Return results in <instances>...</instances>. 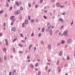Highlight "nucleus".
Returning a JSON list of instances; mask_svg holds the SVG:
<instances>
[{
  "label": "nucleus",
  "instance_id": "1",
  "mask_svg": "<svg viewBox=\"0 0 75 75\" xmlns=\"http://www.w3.org/2000/svg\"><path fill=\"white\" fill-rule=\"evenodd\" d=\"M20 13V11L19 10L16 11L14 12V14L16 15H18Z\"/></svg>",
  "mask_w": 75,
  "mask_h": 75
},
{
  "label": "nucleus",
  "instance_id": "2",
  "mask_svg": "<svg viewBox=\"0 0 75 75\" xmlns=\"http://www.w3.org/2000/svg\"><path fill=\"white\" fill-rule=\"evenodd\" d=\"M67 33H68V31L65 30L64 31L63 33V35H66L67 34Z\"/></svg>",
  "mask_w": 75,
  "mask_h": 75
},
{
  "label": "nucleus",
  "instance_id": "3",
  "mask_svg": "<svg viewBox=\"0 0 75 75\" xmlns=\"http://www.w3.org/2000/svg\"><path fill=\"white\" fill-rule=\"evenodd\" d=\"M56 6L57 7H59L61 6V5L59 3H57L56 4Z\"/></svg>",
  "mask_w": 75,
  "mask_h": 75
},
{
  "label": "nucleus",
  "instance_id": "4",
  "mask_svg": "<svg viewBox=\"0 0 75 75\" xmlns=\"http://www.w3.org/2000/svg\"><path fill=\"white\" fill-rule=\"evenodd\" d=\"M72 42V40L71 39H69L67 40V42L68 43H69L70 42Z\"/></svg>",
  "mask_w": 75,
  "mask_h": 75
},
{
  "label": "nucleus",
  "instance_id": "5",
  "mask_svg": "<svg viewBox=\"0 0 75 75\" xmlns=\"http://www.w3.org/2000/svg\"><path fill=\"white\" fill-rule=\"evenodd\" d=\"M15 18V16H12L10 17V19L11 20H13V18Z\"/></svg>",
  "mask_w": 75,
  "mask_h": 75
},
{
  "label": "nucleus",
  "instance_id": "6",
  "mask_svg": "<svg viewBox=\"0 0 75 75\" xmlns=\"http://www.w3.org/2000/svg\"><path fill=\"white\" fill-rule=\"evenodd\" d=\"M12 30L13 31H16V28H13L12 29Z\"/></svg>",
  "mask_w": 75,
  "mask_h": 75
},
{
  "label": "nucleus",
  "instance_id": "7",
  "mask_svg": "<svg viewBox=\"0 0 75 75\" xmlns=\"http://www.w3.org/2000/svg\"><path fill=\"white\" fill-rule=\"evenodd\" d=\"M62 51H61L59 53V55L60 56H62Z\"/></svg>",
  "mask_w": 75,
  "mask_h": 75
},
{
  "label": "nucleus",
  "instance_id": "8",
  "mask_svg": "<svg viewBox=\"0 0 75 75\" xmlns=\"http://www.w3.org/2000/svg\"><path fill=\"white\" fill-rule=\"evenodd\" d=\"M25 24H28V20L26 19L25 22Z\"/></svg>",
  "mask_w": 75,
  "mask_h": 75
},
{
  "label": "nucleus",
  "instance_id": "9",
  "mask_svg": "<svg viewBox=\"0 0 75 75\" xmlns=\"http://www.w3.org/2000/svg\"><path fill=\"white\" fill-rule=\"evenodd\" d=\"M49 30L50 29L49 28H48V27H47L46 29V32H48Z\"/></svg>",
  "mask_w": 75,
  "mask_h": 75
},
{
  "label": "nucleus",
  "instance_id": "10",
  "mask_svg": "<svg viewBox=\"0 0 75 75\" xmlns=\"http://www.w3.org/2000/svg\"><path fill=\"white\" fill-rule=\"evenodd\" d=\"M30 66L32 68H34V65H33V64H31L30 65Z\"/></svg>",
  "mask_w": 75,
  "mask_h": 75
},
{
  "label": "nucleus",
  "instance_id": "11",
  "mask_svg": "<svg viewBox=\"0 0 75 75\" xmlns=\"http://www.w3.org/2000/svg\"><path fill=\"white\" fill-rule=\"evenodd\" d=\"M48 47L49 48V50H51V45H48Z\"/></svg>",
  "mask_w": 75,
  "mask_h": 75
},
{
  "label": "nucleus",
  "instance_id": "12",
  "mask_svg": "<svg viewBox=\"0 0 75 75\" xmlns=\"http://www.w3.org/2000/svg\"><path fill=\"white\" fill-rule=\"evenodd\" d=\"M45 30V28H43L42 30V32L43 33V32H44V31Z\"/></svg>",
  "mask_w": 75,
  "mask_h": 75
},
{
  "label": "nucleus",
  "instance_id": "13",
  "mask_svg": "<svg viewBox=\"0 0 75 75\" xmlns=\"http://www.w3.org/2000/svg\"><path fill=\"white\" fill-rule=\"evenodd\" d=\"M59 21H61V22H62L63 21V19L61 18H59Z\"/></svg>",
  "mask_w": 75,
  "mask_h": 75
},
{
  "label": "nucleus",
  "instance_id": "14",
  "mask_svg": "<svg viewBox=\"0 0 75 75\" xmlns=\"http://www.w3.org/2000/svg\"><path fill=\"white\" fill-rule=\"evenodd\" d=\"M16 4L17 6H19V4L18 2H16Z\"/></svg>",
  "mask_w": 75,
  "mask_h": 75
},
{
  "label": "nucleus",
  "instance_id": "15",
  "mask_svg": "<svg viewBox=\"0 0 75 75\" xmlns=\"http://www.w3.org/2000/svg\"><path fill=\"white\" fill-rule=\"evenodd\" d=\"M16 40H17V38H15L12 41L13 42H14L16 41Z\"/></svg>",
  "mask_w": 75,
  "mask_h": 75
},
{
  "label": "nucleus",
  "instance_id": "16",
  "mask_svg": "<svg viewBox=\"0 0 75 75\" xmlns=\"http://www.w3.org/2000/svg\"><path fill=\"white\" fill-rule=\"evenodd\" d=\"M13 51L14 53L16 52V50H15V48H13Z\"/></svg>",
  "mask_w": 75,
  "mask_h": 75
},
{
  "label": "nucleus",
  "instance_id": "17",
  "mask_svg": "<svg viewBox=\"0 0 75 75\" xmlns=\"http://www.w3.org/2000/svg\"><path fill=\"white\" fill-rule=\"evenodd\" d=\"M61 43L62 44H64L65 43V41L62 40V41Z\"/></svg>",
  "mask_w": 75,
  "mask_h": 75
},
{
  "label": "nucleus",
  "instance_id": "18",
  "mask_svg": "<svg viewBox=\"0 0 75 75\" xmlns=\"http://www.w3.org/2000/svg\"><path fill=\"white\" fill-rule=\"evenodd\" d=\"M47 69H48V66H47L45 67V70L47 71Z\"/></svg>",
  "mask_w": 75,
  "mask_h": 75
},
{
  "label": "nucleus",
  "instance_id": "19",
  "mask_svg": "<svg viewBox=\"0 0 75 75\" xmlns=\"http://www.w3.org/2000/svg\"><path fill=\"white\" fill-rule=\"evenodd\" d=\"M7 51V49L5 48L4 49H3V51H4V52H6Z\"/></svg>",
  "mask_w": 75,
  "mask_h": 75
},
{
  "label": "nucleus",
  "instance_id": "20",
  "mask_svg": "<svg viewBox=\"0 0 75 75\" xmlns=\"http://www.w3.org/2000/svg\"><path fill=\"white\" fill-rule=\"evenodd\" d=\"M19 19L21 20H22V16H20L19 17Z\"/></svg>",
  "mask_w": 75,
  "mask_h": 75
},
{
  "label": "nucleus",
  "instance_id": "21",
  "mask_svg": "<svg viewBox=\"0 0 75 75\" xmlns=\"http://www.w3.org/2000/svg\"><path fill=\"white\" fill-rule=\"evenodd\" d=\"M19 45L20 47H23V46L21 44H19Z\"/></svg>",
  "mask_w": 75,
  "mask_h": 75
},
{
  "label": "nucleus",
  "instance_id": "22",
  "mask_svg": "<svg viewBox=\"0 0 75 75\" xmlns=\"http://www.w3.org/2000/svg\"><path fill=\"white\" fill-rule=\"evenodd\" d=\"M41 71H39L38 74V75H40L41 74Z\"/></svg>",
  "mask_w": 75,
  "mask_h": 75
},
{
  "label": "nucleus",
  "instance_id": "23",
  "mask_svg": "<svg viewBox=\"0 0 75 75\" xmlns=\"http://www.w3.org/2000/svg\"><path fill=\"white\" fill-rule=\"evenodd\" d=\"M28 18L29 20H31V18H30V16H28Z\"/></svg>",
  "mask_w": 75,
  "mask_h": 75
},
{
  "label": "nucleus",
  "instance_id": "24",
  "mask_svg": "<svg viewBox=\"0 0 75 75\" xmlns=\"http://www.w3.org/2000/svg\"><path fill=\"white\" fill-rule=\"evenodd\" d=\"M61 44V43H58L57 44V46H59V45H60Z\"/></svg>",
  "mask_w": 75,
  "mask_h": 75
},
{
  "label": "nucleus",
  "instance_id": "25",
  "mask_svg": "<svg viewBox=\"0 0 75 75\" xmlns=\"http://www.w3.org/2000/svg\"><path fill=\"white\" fill-rule=\"evenodd\" d=\"M31 23H34V19L31 20Z\"/></svg>",
  "mask_w": 75,
  "mask_h": 75
},
{
  "label": "nucleus",
  "instance_id": "26",
  "mask_svg": "<svg viewBox=\"0 0 75 75\" xmlns=\"http://www.w3.org/2000/svg\"><path fill=\"white\" fill-rule=\"evenodd\" d=\"M18 52L19 54H22L23 52H22V51H19Z\"/></svg>",
  "mask_w": 75,
  "mask_h": 75
},
{
  "label": "nucleus",
  "instance_id": "27",
  "mask_svg": "<svg viewBox=\"0 0 75 75\" xmlns=\"http://www.w3.org/2000/svg\"><path fill=\"white\" fill-rule=\"evenodd\" d=\"M6 6H7V7H8L9 6V4H8V2H7Z\"/></svg>",
  "mask_w": 75,
  "mask_h": 75
},
{
  "label": "nucleus",
  "instance_id": "28",
  "mask_svg": "<svg viewBox=\"0 0 75 75\" xmlns=\"http://www.w3.org/2000/svg\"><path fill=\"white\" fill-rule=\"evenodd\" d=\"M67 60H68V61H69V56H67Z\"/></svg>",
  "mask_w": 75,
  "mask_h": 75
},
{
  "label": "nucleus",
  "instance_id": "29",
  "mask_svg": "<svg viewBox=\"0 0 75 75\" xmlns=\"http://www.w3.org/2000/svg\"><path fill=\"white\" fill-rule=\"evenodd\" d=\"M2 13H3V11L2 10L0 11V14H1Z\"/></svg>",
  "mask_w": 75,
  "mask_h": 75
},
{
  "label": "nucleus",
  "instance_id": "30",
  "mask_svg": "<svg viewBox=\"0 0 75 75\" xmlns=\"http://www.w3.org/2000/svg\"><path fill=\"white\" fill-rule=\"evenodd\" d=\"M43 18H44V19H47V16H43Z\"/></svg>",
  "mask_w": 75,
  "mask_h": 75
},
{
  "label": "nucleus",
  "instance_id": "31",
  "mask_svg": "<svg viewBox=\"0 0 75 75\" xmlns=\"http://www.w3.org/2000/svg\"><path fill=\"white\" fill-rule=\"evenodd\" d=\"M64 67H68V64H65Z\"/></svg>",
  "mask_w": 75,
  "mask_h": 75
},
{
  "label": "nucleus",
  "instance_id": "32",
  "mask_svg": "<svg viewBox=\"0 0 75 75\" xmlns=\"http://www.w3.org/2000/svg\"><path fill=\"white\" fill-rule=\"evenodd\" d=\"M35 8H38V5H36L35 6Z\"/></svg>",
  "mask_w": 75,
  "mask_h": 75
},
{
  "label": "nucleus",
  "instance_id": "33",
  "mask_svg": "<svg viewBox=\"0 0 75 75\" xmlns=\"http://www.w3.org/2000/svg\"><path fill=\"white\" fill-rule=\"evenodd\" d=\"M63 28H64V25L62 26L60 29V30H61V29H62Z\"/></svg>",
  "mask_w": 75,
  "mask_h": 75
},
{
  "label": "nucleus",
  "instance_id": "34",
  "mask_svg": "<svg viewBox=\"0 0 75 75\" xmlns=\"http://www.w3.org/2000/svg\"><path fill=\"white\" fill-rule=\"evenodd\" d=\"M28 7H31V4L30 3H29L28 4Z\"/></svg>",
  "mask_w": 75,
  "mask_h": 75
},
{
  "label": "nucleus",
  "instance_id": "35",
  "mask_svg": "<svg viewBox=\"0 0 75 75\" xmlns=\"http://www.w3.org/2000/svg\"><path fill=\"white\" fill-rule=\"evenodd\" d=\"M47 60L49 62H51V61L49 59H47Z\"/></svg>",
  "mask_w": 75,
  "mask_h": 75
},
{
  "label": "nucleus",
  "instance_id": "36",
  "mask_svg": "<svg viewBox=\"0 0 75 75\" xmlns=\"http://www.w3.org/2000/svg\"><path fill=\"white\" fill-rule=\"evenodd\" d=\"M38 65V63H36L35 65V67H37Z\"/></svg>",
  "mask_w": 75,
  "mask_h": 75
},
{
  "label": "nucleus",
  "instance_id": "37",
  "mask_svg": "<svg viewBox=\"0 0 75 75\" xmlns=\"http://www.w3.org/2000/svg\"><path fill=\"white\" fill-rule=\"evenodd\" d=\"M41 44L42 45H43V44H44V42L43 41H41Z\"/></svg>",
  "mask_w": 75,
  "mask_h": 75
},
{
  "label": "nucleus",
  "instance_id": "38",
  "mask_svg": "<svg viewBox=\"0 0 75 75\" xmlns=\"http://www.w3.org/2000/svg\"><path fill=\"white\" fill-rule=\"evenodd\" d=\"M22 27L23 28L24 27V23H23L22 24Z\"/></svg>",
  "mask_w": 75,
  "mask_h": 75
},
{
  "label": "nucleus",
  "instance_id": "39",
  "mask_svg": "<svg viewBox=\"0 0 75 75\" xmlns=\"http://www.w3.org/2000/svg\"><path fill=\"white\" fill-rule=\"evenodd\" d=\"M23 10V7H21L20 8V10L22 11Z\"/></svg>",
  "mask_w": 75,
  "mask_h": 75
},
{
  "label": "nucleus",
  "instance_id": "40",
  "mask_svg": "<svg viewBox=\"0 0 75 75\" xmlns=\"http://www.w3.org/2000/svg\"><path fill=\"white\" fill-rule=\"evenodd\" d=\"M4 60H6V56H5L4 57Z\"/></svg>",
  "mask_w": 75,
  "mask_h": 75
},
{
  "label": "nucleus",
  "instance_id": "41",
  "mask_svg": "<svg viewBox=\"0 0 75 75\" xmlns=\"http://www.w3.org/2000/svg\"><path fill=\"white\" fill-rule=\"evenodd\" d=\"M38 36L39 37H41V33H40L39 35H38Z\"/></svg>",
  "mask_w": 75,
  "mask_h": 75
},
{
  "label": "nucleus",
  "instance_id": "42",
  "mask_svg": "<svg viewBox=\"0 0 75 75\" xmlns=\"http://www.w3.org/2000/svg\"><path fill=\"white\" fill-rule=\"evenodd\" d=\"M13 23H14V22H12L11 23V25H13Z\"/></svg>",
  "mask_w": 75,
  "mask_h": 75
},
{
  "label": "nucleus",
  "instance_id": "43",
  "mask_svg": "<svg viewBox=\"0 0 75 75\" xmlns=\"http://www.w3.org/2000/svg\"><path fill=\"white\" fill-rule=\"evenodd\" d=\"M34 34V33H32L31 35L32 37H33V36Z\"/></svg>",
  "mask_w": 75,
  "mask_h": 75
},
{
  "label": "nucleus",
  "instance_id": "44",
  "mask_svg": "<svg viewBox=\"0 0 75 75\" xmlns=\"http://www.w3.org/2000/svg\"><path fill=\"white\" fill-rule=\"evenodd\" d=\"M42 1H43V0H41L40 1V3H42Z\"/></svg>",
  "mask_w": 75,
  "mask_h": 75
},
{
  "label": "nucleus",
  "instance_id": "45",
  "mask_svg": "<svg viewBox=\"0 0 75 75\" xmlns=\"http://www.w3.org/2000/svg\"><path fill=\"white\" fill-rule=\"evenodd\" d=\"M51 25H50V26H49V27H48V28H49V29H50V28H51Z\"/></svg>",
  "mask_w": 75,
  "mask_h": 75
},
{
  "label": "nucleus",
  "instance_id": "46",
  "mask_svg": "<svg viewBox=\"0 0 75 75\" xmlns=\"http://www.w3.org/2000/svg\"><path fill=\"white\" fill-rule=\"evenodd\" d=\"M74 24V22L73 21H72V23H71V26H72V24Z\"/></svg>",
  "mask_w": 75,
  "mask_h": 75
},
{
  "label": "nucleus",
  "instance_id": "47",
  "mask_svg": "<svg viewBox=\"0 0 75 75\" xmlns=\"http://www.w3.org/2000/svg\"><path fill=\"white\" fill-rule=\"evenodd\" d=\"M32 46H33L32 45H30L29 46V48H31V47H32Z\"/></svg>",
  "mask_w": 75,
  "mask_h": 75
},
{
  "label": "nucleus",
  "instance_id": "48",
  "mask_svg": "<svg viewBox=\"0 0 75 75\" xmlns=\"http://www.w3.org/2000/svg\"><path fill=\"white\" fill-rule=\"evenodd\" d=\"M35 1H33V5H34L35 4Z\"/></svg>",
  "mask_w": 75,
  "mask_h": 75
},
{
  "label": "nucleus",
  "instance_id": "49",
  "mask_svg": "<svg viewBox=\"0 0 75 75\" xmlns=\"http://www.w3.org/2000/svg\"><path fill=\"white\" fill-rule=\"evenodd\" d=\"M21 37H23V35L22 34H21Z\"/></svg>",
  "mask_w": 75,
  "mask_h": 75
},
{
  "label": "nucleus",
  "instance_id": "50",
  "mask_svg": "<svg viewBox=\"0 0 75 75\" xmlns=\"http://www.w3.org/2000/svg\"><path fill=\"white\" fill-rule=\"evenodd\" d=\"M5 16L6 17H7V14H5Z\"/></svg>",
  "mask_w": 75,
  "mask_h": 75
},
{
  "label": "nucleus",
  "instance_id": "51",
  "mask_svg": "<svg viewBox=\"0 0 75 75\" xmlns=\"http://www.w3.org/2000/svg\"><path fill=\"white\" fill-rule=\"evenodd\" d=\"M50 71H51V69H50L48 71V73H49V72H50Z\"/></svg>",
  "mask_w": 75,
  "mask_h": 75
},
{
  "label": "nucleus",
  "instance_id": "52",
  "mask_svg": "<svg viewBox=\"0 0 75 75\" xmlns=\"http://www.w3.org/2000/svg\"><path fill=\"white\" fill-rule=\"evenodd\" d=\"M16 21V19H13L12 22H13L14 23V21Z\"/></svg>",
  "mask_w": 75,
  "mask_h": 75
},
{
  "label": "nucleus",
  "instance_id": "53",
  "mask_svg": "<svg viewBox=\"0 0 75 75\" xmlns=\"http://www.w3.org/2000/svg\"><path fill=\"white\" fill-rule=\"evenodd\" d=\"M5 41L6 42H8V40H7L6 39H5Z\"/></svg>",
  "mask_w": 75,
  "mask_h": 75
},
{
  "label": "nucleus",
  "instance_id": "54",
  "mask_svg": "<svg viewBox=\"0 0 75 75\" xmlns=\"http://www.w3.org/2000/svg\"><path fill=\"white\" fill-rule=\"evenodd\" d=\"M8 45V42H6V46H7V45Z\"/></svg>",
  "mask_w": 75,
  "mask_h": 75
},
{
  "label": "nucleus",
  "instance_id": "55",
  "mask_svg": "<svg viewBox=\"0 0 75 75\" xmlns=\"http://www.w3.org/2000/svg\"><path fill=\"white\" fill-rule=\"evenodd\" d=\"M21 42H25V40H22Z\"/></svg>",
  "mask_w": 75,
  "mask_h": 75
},
{
  "label": "nucleus",
  "instance_id": "56",
  "mask_svg": "<svg viewBox=\"0 0 75 75\" xmlns=\"http://www.w3.org/2000/svg\"><path fill=\"white\" fill-rule=\"evenodd\" d=\"M61 69H59V70H58V71L59 72H61Z\"/></svg>",
  "mask_w": 75,
  "mask_h": 75
},
{
  "label": "nucleus",
  "instance_id": "57",
  "mask_svg": "<svg viewBox=\"0 0 75 75\" xmlns=\"http://www.w3.org/2000/svg\"><path fill=\"white\" fill-rule=\"evenodd\" d=\"M10 57L11 58H13V55H11Z\"/></svg>",
  "mask_w": 75,
  "mask_h": 75
},
{
  "label": "nucleus",
  "instance_id": "58",
  "mask_svg": "<svg viewBox=\"0 0 75 75\" xmlns=\"http://www.w3.org/2000/svg\"><path fill=\"white\" fill-rule=\"evenodd\" d=\"M12 9V7H10V8L9 9V10H11V9Z\"/></svg>",
  "mask_w": 75,
  "mask_h": 75
},
{
  "label": "nucleus",
  "instance_id": "59",
  "mask_svg": "<svg viewBox=\"0 0 75 75\" xmlns=\"http://www.w3.org/2000/svg\"><path fill=\"white\" fill-rule=\"evenodd\" d=\"M2 45V42L0 41V45Z\"/></svg>",
  "mask_w": 75,
  "mask_h": 75
},
{
  "label": "nucleus",
  "instance_id": "60",
  "mask_svg": "<svg viewBox=\"0 0 75 75\" xmlns=\"http://www.w3.org/2000/svg\"><path fill=\"white\" fill-rule=\"evenodd\" d=\"M28 62H31V60H30V59H28Z\"/></svg>",
  "mask_w": 75,
  "mask_h": 75
},
{
  "label": "nucleus",
  "instance_id": "61",
  "mask_svg": "<svg viewBox=\"0 0 75 75\" xmlns=\"http://www.w3.org/2000/svg\"><path fill=\"white\" fill-rule=\"evenodd\" d=\"M35 71H38V69H37V68H36L35 69Z\"/></svg>",
  "mask_w": 75,
  "mask_h": 75
},
{
  "label": "nucleus",
  "instance_id": "62",
  "mask_svg": "<svg viewBox=\"0 0 75 75\" xmlns=\"http://www.w3.org/2000/svg\"><path fill=\"white\" fill-rule=\"evenodd\" d=\"M65 14V13H62V15H64Z\"/></svg>",
  "mask_w": 75,
  "mask_h": 75
},
{
  "label": "nucleus",
  "instance_id": "63",
  "mask_svg": "<svg viewBox=\"0 0 75 75\" xmlns=\"http://www.w3.org/2000/svg\"><path fill=\"white\" fill-rule=\"evenodd\" d=\"M27 59H30V57H28V56L27 57Z\"/></svg>",
  "mask_w": 75,
  "mask_h": 75
},
{
  "label": "nucleus",
  "instance_id": "64",
  "mask_svg": "<svg viewBox=\"0 0 75 75\" xmlns=\"http://www.w3.org/2000/svg\"><path fill=\"white\" fill-rule=\"evenodd\" d=\"M11 72H10L9 74V75H11Z\"/></svg>",
  "mask_w": 75,
  "mask_h": 75
}]
</instances>
